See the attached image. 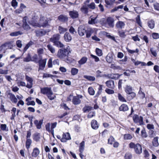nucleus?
Segmentation results:
<instances>
[{"mask_svg": "<svg viewBox=\"0 0 159 159\" xmlns=\"http://www.w3.org/2000/svg\"><path fill=\"white\" fill-rule=\"evenodd\" d=\"M29 17L32 19L31 20L29 21V23L34 27H44L48 25V21L47 18L42 15L40 16L38 23L37 22V20L39 17L38 13L32 11L29 14Z\"/></svg>", "mask_w": 159, "mask_h": 159, "instance_id": "nucleus-1", "label": "nucleus"}, {"mask_svg": "<svg viewBox=\"0 0 159 159\" xmlns=\"http://www.w3.org/2000/svg\"><path fill=\"white\" fill-rule=\"evenodd\" d=\"M70 52V47L67 46L66 48L59 49L57 53V56L60 59H64L67 57Z\"/></svg>", "mask_w": 159, "mask_h": 159, "instance_id": "nucleus-2", "label": "nucleus"}, {"mask_svg": "<svg viewBox=\"0 0 159 159\" xmlns=\"http://www.w3.org/2000/svg\"><path fill=\"white\" fill-rule=\"evenodd\" d=\"M60 37V36L59 34H54L50 39V41L57 47L62 48L63 47L64 45L61 42L59 41Z\"/></svg>", "mask_w": 159, "mask_h": 159, "instance_id": "nucleus-3", "label": "nucleus"}, {"mask_svg": "<svg viewBox=\"0 0 159 159\" xmlns=\"http://www.w3.org/2000/svg\"><path fill=\"white\" fill-rule=\"evenodd\" d=\"M129 147L131 148H134L135 153L139 154L142 153V149L141 145L139 144H135L133 142H131L129 144Z\"/></svg>", "mask_w": 159, "mask_h": 159, "instance_id": "nucleus-4", "label": "nucleus"}, {"mask_svg": "<svg viewBox=\"0 0 159 159\" xmlns=\"http://www.w3.org/2000/svg\"><path fill=\"white\" fill-rule=\"evenodd\" d=\"M10 42H6L0 46V53H5V51L8 49L10 48Z\"/></svg>", "mask_w": 159, "mask_h": 159, "instance_id": "nucleus-5", "label": "nucleus"}, {"mask_svg": "<svg viewBox=\"0 0 159 159\" xmlns=\"http://www.w3.org/2000/svg\"><path fill=\"white\" fill-rule=\"evenodd\" d=\"M114 19L111 17L107 18L105 22V25L107 26L113 27L114 26Z\"/></svg>", "mask_w": 159, "mask_h": 159, "instance_id": "nucleus-6", "label": "nucleus"}, {"mask_svg": "<svg viewBox=\"0 0 159 159\" xmlns=\"http://www.w3.org/2000/svg\"><path fill=\"white\" fill-rule=\"evenodd\" d=\"M51 88L50 87H46L41 88V93L47 96L52 91Z\"/></svg>", "mask_w": 159, "mask_h": 159, "instance_id": "nucleus-7", "label": "nucleus"}, {"mask_svg": "<svg viewBox=\"0 0 159 159\" xmlns=\"http://www.w3.org/2000/svg\"><path fill=\"white\" fill-rule=\"evenodd\" d=\"M69 13L70 16L73 19L77 18L79 16L78 12L75 10L70 11L69 12Z\"/></svg>", "mask_w": 159, "mask_h": 159, "instance_id": "nucleus-8", "label": "nucleus"}, {"mask_svg": "<svg viewBox=\"0 0 159 159\" xmlns=\"http://www.w3.org/2000/svg\"><path fill=\"white\" fill-rule=\"evenodd\" d=\"M70 139L71 137L70 134L67 132L63 134L62 138L61 140L62 142H66L67 140Z\"/></svg>", "mask_w": 159, "mask_h": 159, "instance_id": "nucleus-9", "label": "nucleus"}, {"mask_svg": "<svg viewBox=\"0 0 159 159\" xmlns=\"http://www.w3.org/2000/svg\"><path fill=\"white\" fill-rule=\"evenodd\" d=\"M25 79L28 82V83L26 86V87L29 89L31 88L33 85L32 79L27 75H26Z\"/></svg>", "mask_w": 159, "mask_h": 159, "instance_id": "nucleus-10", "label": "nucleus"}, {"mask_svg": "<svg viewBox=\"0 0 159 159\" xmlns=\"http://www.w3.org/2000/svg\"><path fill=\"white\" fill-rule=\"evenodd\" d=\"M82 97V95H79L76 96H74L72 99V102L73 104L75 105H78L81 103V100L80 98H81Z\"/></svg>", "mask_w": 159, "mask_h": 159, "instance_id": "nucleus-11", "label": "nucleus"}, {"mask_svg": "<svg viewBox=\"0 0 159 159\" xmlns=\"http://www.w3.org/2000/svg\"><path fill=\"white\" fill-rule=\"evenodd\" d=\"M114 57V55L113 53H108L106 58L107 61L109 63H111L113 61Z\"/></svg>", "mask_w": 159, "mask_h": 159, "instance_id": "nucleus-12", "label": "nucleus"}, {"mask_svg": "<svg viewBox=\"0 0 159 159\" xmlns=\"http://www.w3.org/2000/svg\"><path fill=\"white\" fill-rule=\"evenodd\" d=\"M125 24L124 22L122 21H118L116 24L115 26L116 28L118 30L124 29Z\"/></svg>", "mask_w": 159, "mask_h": 159, "instance_id": "nucleus-13", "label": "nucleus"}, {"mask_svg": "<svg viewBox=\"0 0 159 159\" xmlns=\"http://www.w3.org/2000/svg\"><path fill=\"white\" fill-rule=\"evenodd\" d=\"M46 61V59L41 60L39 61V69L41 70L43 69L45 66Z\"/></svg>", "mask_w": 159, "mask_h": 159, "instance_id": "nucleus-14", "label": "nucleus"}, {"mask_svg": "<svg viewBox=\"0 0 159 159\" xmlns=\"http://www.w3.org/2000/svg\"><path fill=\"white\" fill-rule=\"evenodd\" d=\"M78 32L80 36H82L84 35L86 33V30L84 27L83 26H80L78 29Z\"/></svg>", "mask_w": 159, "mask_h": 159, "instance_id": "nucleus-15", "label": "nucleus"}, {"mask_svg": "<svg viewBox=\"0 0 159 159\" xmlns=\"http://www.w3.org/2000/svg\"><path fill=\"white\" fill-rule=\"evenodd\" d=\"M97 16L96 17H93L91 16L90 17L88 23L89 24H94L97 23L98 21L97 20Z\"/></svg>", "mask_w": 159, "mask_h": 159, "instance_id": "nucleus-16", "label": "nucleus"}, {"mask_svg": "<svg viewBox=\"0 0 159 159\" xmlns=\"http://www.w3.org/2000/svg\"><path fill=\"white\" fill-rule=\"evenodd\" d=\"M106 86L109 88L111 89H114L115 88L114 82L112 80L107 81L106 82Z\"/></svg>", "mask_w": 159, "mask_h": 159, "instance_id": "nucleus-17", "label": "nucleus"}, {"mask_svg": "<svg viewBox=\"0 0 159 159\" xmlns=\"http://www.w3.org/2000/svg\"><path fill=\"white\" fill-rule=\"evenodd\" d=\"M27 17L26 16L24 18L23 20V27L25 30H28L30 29V28L26 22V20H27Z\"/></svg>", "mask_w": 159, "mask_h": 159, "instance_id": "nucleus-18", "label": "nucleus"}, {"mask_svg": "<svg viewBox=\"0 0 159 159\" xmlns=\"http://www.w3.org/2000/svg\"><path fill=\"white\" fill-rule=\"evenodd\" d=\"M58 19L60 21L65 22L67 21L68 20V18L65 15H61L58 17Z\"/></svg>", "mask_w": 159, "mask_h": 159, "instance_id": "nucleus-19", "label": "nucleus"}, {"mask_svg": "<svg viewBox=\"0 0 159 159\" xmlns=\"http://www.w3.org/2000/svg\"><path fill=\"white\" fill-rule=\"evenodd\" d=\"M64 40L66 42H69L72 39V37L69 33L66 32L64 36Z\"/></svg>", "mask_w": 159, "mask_h": 159, "instance_id": "nucleus-20", "label": "nucleus"}, {"mask_svg": "<svg viewBox=\"0 0 159 159\" xmlns=\"http://www.w3.org/2000/svg\"><path fill=\"white\" fill-rule=\"evenodd\" d=\"M40 151L39 149L37 148H34L33 151L32 153V157H36L39 155Z\"/></svg>", "mask_w": 159, "mask_h": 159, "instance_id": "nucleus-21", "label": "nucleus"}, {"mask_svg": "<svg viewBox=\"0 0 159 159\" xmlns=\"http://www.w3.org/2000/svg\"><path fill=\"white\" fill-rule=\"evenodd\" d=\"M80 11L84 14H87L89 12V8L87 5H83L80 9Z\"/></svg>", "mask_w": 159, "mask_h": 159, "instance_id": "nucleus-22", "label": "nucleus"}, {"mask_svg": "<svg viewBox=\"0 0 159 159\" xmlns=\"http://www.w3.org/2000/svg\"><path fill=\"white\" fill-rule=\"evenodd\" d=\"M129 110V107L128 106L125 104H122L119 108V110L120 111H125Z\"/></svg>", "mask_w": 159, "mask_h": 159, "instance_id": "nucleus-23", "label": "nucleus"}, {"mask_svg": "<svg viewBox=\"0 0 159 159\" xmlns=\"http://www.w3.org/2000/svg\"><path fill=\"white\" fill-rule=\"evenodd\" d=\"M126 97L128 100L130 101L133 99L136 96V94L134 92L127 94Z\"/></svg>", "mask_w": 159, "mask_h": 159, "instance_id": "nucleus-24", "label": "nucleus"}, {"mask_svg": "<svg viewBox=\"0 0 159 159\" xmlns=\"http://www.w3.org/2000/svg\"><path fill=\"white\" fill-rule=\"evenodd\" d=\"M91 125L92 127L94 129H97L99 127V125L97 122L96 120H94L92 121Z\"/></svg>", "mask_w": 159, "mask_h": 159, "instance_id": "nucleus-25", "label": "nucleus"}, {"mask_svg": "<svg viewBox=\"0 0 159 159\" xmlns=\"http://www.w3.org/2000/svg\"><path fill=\"white\" fill-rule=\"evenodd\" d=\"M35 33L37 36H41L45 35L46 32L43 30H40L36 31Z\"/></svg>", "mask_w": 159, "mask_h": 159, "instance_id": "nucleus-26", "label": "nucleus"}, {"mask_svg": "<svg viewBox=\"0 0 159 159\" xmlns=\"http://www.w3.org/2000/svg\"><path fill=\"white\" fill-rule=\"evenodd\" d=\"M119 36L121 38H124L126 36V35L125 34V32L122 30H117Z\"/></svg>", "mask_w": 159, "mask_h": 159, "instance_id": "nucleus-27", "label": "nucleus"}, {"mask_svg": "<svg viewBox=\"0 0 159 159\" xmlns=\"http://www.w3.org/2000/svg\"><path fill=\"white\" fill-rule=\"evenodd\" d=\"M88 58L87 57H83L78 61V63L80 65H83L86 62Z\"/></svg>", "mask_w": 159, "mask_h": 159, "instance_id": "nucleus-28", "label": "nucleus"}, {"mask_svg": "<svg viewBox=\"0 0 159 159\" xmlns=\"http://www.w3.org/2000/svg\"><path fill=\"white\" fill-rule=\"evenodd\" d=\"M43 120H40L39 121L38 120H35L34 121V123L38 129H40L41 128V125L42 124Z\"/></svg>", "mask_w": 159, "mask_h": 159, "instance_id": "nucleus-29", "label": "nucleus"}, {"mask_svg": "<svg viewBox=\"0 0 159 159\" xmlns=\"http://www.w3.org/2000/svg\"><path fill=\"white\" fill-rule=\"evenodd\" d=\"M85 143L84 141H82L80 144L79 150L80 153H82L84 150Z\"/></svg>", "mask_w": 159, "mask_h": 159, "instance_id": "nucleus-30", "label": "nucleus"}, {"mask_svg": "<svg viewBox=\"0 0 159 159\" xmlns=\"http://www.w3.org/2000/svg\"><path fill=\"white\" fill-rule=\"evenodd\" d=\"M57 124V122L52 123L51 124V133L53 136L54 134V129L56 127Z\"/></svg>", "mask_w": 159, "mask_h": 159, "instance_id": "nucleus-31", "label": "nucleus"}, {"mask_svg": "<svg viewBox=\"0 0 159 159\" xmlns=\"http://www.w3.org/2000/svg\"><path fill=\"white\" fill-rule=\"evenodd\" d=\"M58 30L60 34H63L67 31V29L61 26H59L58 28Z\"/></svg>", "mask_w": 159, "mask_h": 159, "instance_id": "nucleus-32", "label": "nucleus"}, {"mask_svg": "<svg viewBox=\"0 0 159 159\" xmlns=\"http://www.w3.org/2000/svg\"><path fill=\"white\" fill-rule=\"evenodd\" d=\"M148 27L150 29H152L154 28L155 23L154 21L153 20H151L148 21Z\"/></svg>", "mask_w": 159, "mask_h": 159, "instance_id": "nucleus-33", "label": "nucleus"}, {"mask_svg": "<svg viewBox=\"0 0 159 159\" xmlns=\"http://www.w3.org/2000/svg\"><path fill=\"white\" fill-rule=\"evenodd\" d=\"M48 98L50 100H52L55 99L56 98V96L53 93L52 91L47 96Z\"/></svg>", "mask_w": 159, "mask_h": 159, "instance_id": "nucleus-34", "label": "nucleus"}, {"mask_svg": "<svg viewBox=\"0 0 159 159\" xmlns=\"http://www.w3.org/2000/svg\"><path fill=\"white\" fill-rule=\"evenodd\" d=\"M125 91L127 94L133 92L132 87L127 85L125 88Z\"/></svg>", "mask_w": 159, "mask_h": 159, "instance_id": "nucleus-35", "label": "nucleus"}, {"mask_svg": "<svg viewBox=\"0 0 159 159\" xmlns=\"http://www.w3.org/2000/svg\"><path fill=\"white\" fill-rule=\"evenodd\" d=\"M118 100L122 102H126L127 101L125 98L120 93L118 94Z\"/></svg>", "mask_w": 159, "mask_h": 159, "instance_id": "nucleus-36", "label": "nucleus"}, {"mask_svg": "<svg viewBox=\"0 0 159 159\" xmlns=\"http://www.w3.org/2000/svg\"><path fill=\"white\" fill-rule=\"evenodd\" d=\"M93 109V107L91 106H85L83 108V110L84 112H88Z\"/></svg>", "mask_w": 159, "mask_h": 159, "instance_id": "nucleus-37", "label": "nucleus"}, {"mask_svg": "<svg viewBox=\"0 0 159 159\" xmlns=\"http://www.w3.org/2000/svg\"><path fill=\"white\" fill-rule=\"evenodd\" d=\"M89 9L94 10L96 8V5L94 2H92L89 4L87 5Z\"/></svg>", "mask_w": 159, "mask_h": 159, "instance_id": "nucleus-38", "label": "nucleus"}, {"mask_svg": "<svg viewBox=\"0 0 159 159\" xmlns=\"http://www.w3.org/2000/svg\"><path fill=\"white\" fill-rule=\"evenodd\" d=\"M158 139L157 137H155L153 139L152 141V143L153 146L156 147L158 145Z\"/></svg>", "mask_w": 159, "mask_h": 159, "instance_id": "nucleus-39", "label": "nucleus"}, {"mask_svg": "<svg viewBox=\"0 0 159 159\" xmlns=\"http://www.w3.org/2000/svg\"><path fill=\"white\" fill-rule=\"evenodd\" d=\"M124 6L123 5H119L116 7H115L114 8L111 10V12H114L115 11L118 10L120 9H122L123 8Z\"/></svg>", "mask_w": 159, "mask_h": 159, "instance_id": "nucleus-40", "label": "nucleus"}, {"mask_svg": "<svg viewBox=\"0 0 159 159\" xmlns=\"http://www.w3.org/2000/svg\"><path fill=\"white\" fill-rule=\"evenodd\" d=\"M79 70L78 69L73 68L71 70V73L72 75H75L77 74Z\"/></svg>", "mask_w": 159, "mask_h": 159, "instance_id": "nucleus-41", "label": "nucleus"}, {"mask_svg": "<svg viewBox=\"0 0 159 159\" xmlns=\"http://www.w3.org/2000/svg\"><path fill=\"white\" fill-rule=\"evenodd\" d=\"M56 77V76L47 73H44L43 76V78H51L52 79Z\"/></svg>", "mask_w": 159, "mask_h": 159, "instance_id": "nucleus-42", "label": "nucleus"}, {"mask_svg": "<svg viewBox=\"0 0 159 159\" xmlns=\"http://www.w3.org/2000/svg\"><path fill=\"white\" fill-rule=\"evenodd\" d=\"M32 143V140L30 139H27L26 142V147L28 149Z\"/></svg>", "mask_w": 159, "mask_h": 159, "instance_id": "nucleus-43", "label": "nucleus"}, {"mask_svg": "<svg viewBox=\"0 0 159 159\" xmlns=\"http://www.w3.org/2000/svg\"><path fill=\"white\" fill-rule=\"evenodd\" d=\"M132 138V136L130 134H126L124 135V139L125 140H130Z\"/></svg>", "mask_w": 159, "mask_h": 159, "instance_id": "nucleus-44", "label": "nucleus"}, {"mask_svg": "<svg viewBox=\"0 0 159 159\" xmlns=\"http://www.w3.org/2000/svg\"><path fill=\"white\" fill-rule=\"evenodd\" d=\"M110 75V76L109 77L112 79H117L120 77L119 75L117 74H114Z\"/></svg>", "mask_w": 159, "mask_h": 159, "instance_id": "nucleus-45", "label": "nucleus"}, {"mask_svg": "<svg viewBox=\"0 0 159 159\" xmlns=\"http://www.w3.org/2000/svg\"><path fill=\"white\" fill-rule=\"evenodd\" d=\"M11 100L12 102L16 103L17 102V99L15 96L14 95L11 93Z\"/></svg>", "mask_w": 159, "mask_h": 159, "instance_id": "nucleus-46", "label": "nucleus"}, {"mask_svg": "<svg viewBox=\"0 0 159 159\" xmlns=\"http://www.w3.org/2000/svg\"><path fill=\"white\" fill-rule=\"evenodd\" d=\"M84 78L89 81H93L95 80V78L94 77L90 76L84 75Z\"/></svg>", "mask_w": 159, "mask_h": 159, "instance_id": "nucleus-47", "label": "nucleus"}, {"mask_svg": "<svg viewBox=\"0 0 159 159\" xmlns=\"http://www.w3.org/2000/svg\"><path fill=\"white\" fill-rule=\"evenodd\" d=\"M150 52L155 57H157V50L154 48H151L150 50Z\"/></svg>", "mask_w": 159, "mask_h": 159, "instance_id": "nucleus-48", "label": "nucleus"}, {"mask_svg": "<svg viewBox=\"0 0 159 159\" xmlns=\"http://www.w3.org/2000/svg\"><path fill=\"white\" fill-rule=\"evenodd\" d=\"M133 119L134 122L137 123H138V122H139V117L137 115H135L133 116Z\"/></svg>", "mask_w": 159, "mask_h": 159, "instance_id": "nucleus-49", "label": "nucleus"}, {"mask_svg": "<svg viewBox=\"0 0 159 159\" xmlns=\"http://www.w3.org/2000/svg\"><path fill=\"white\" fill-rule=\"evenodd\" d=\"M93 32V31L92 29H89L86 32V37L87 38L90 37Z\"/></svg>", "mask_w": 159, "mask_h": 159, "instance_id": "nucleus-50", "label": "nucleus"}, {"mask_svg": "<svg viewBox=\"0 0 159 159\" xmlns=\"http://www.w3.org/2000/svg\"><path fill=\"white\" fill-rule=\"evenodd\" d=\"M88 91L89 93L92 95H93L94 94L95 92L94 91L93 89V88L91 87H89L88 89Z\"/></svg>", "mask_w": 159, "mask_h": 159, "instance_id": "nucleus-51", "label": "nucleus"}, {"mask_svg": "<svg viewBox=\"0 0 159 159\" xmlns=\"http://www.w3.org/2000/svg\"><path fill=\"white\" fill-rule=\"evenodd\" d=\"M47 48L48 50L52 53H54L55 52V49L51 45L49 44L47 45Z\"/></svg>", "mask_w": 159, "mask_h": 159, "instance_id": "nucleus-52", "label": "nucleus"}, {"mask_svg": "<svg viewBox=\"0 0 159 159\" xmlns=\"http://www.w3.org/2000/svg\"><path fill=\"white\" fill-rule=\"evenodd\" d=\"M39 136V134L36 133L34 134L33 138L36 141H39L40 138Z\"/></svg>", "mask_w": 159, "mask_h": 159, "instance_id": "nucleus-53", "label": "nucleus"}, {"mask_svg": "<svg viewBox=\"0 0 159 159\" xmlns=\"http://www.w3.org/2000/svg\"><path fill=\"white\" fill-rule=\"evenodd\" d=\"M46 130L49 132L51 133V124L49 123L45 125Z\"/></svg>", "mask_w": 159, "mask_h": 159, "instance_id": "nucleus-54", "label": "nucleus"}, {"mask_svg": "<svg viewBox=\"0 0 159 159\" xmlns=\"http://www.w3.org/2000/svg\"><path fill=\"white\" fill-rule=\"evenodd\" d=\"M96 52L97 54L99 56H101L102 55V51L98 48H96Z\"/></svg>", "mask_w": 159, "mask_h": 159, "instance_id": "nucleus-55", "label": "nucleus"}, {"mask_svg": "<svg viewBox=\"0 0 159 159\" xmlns=\"http://www.w3.org/2000/svg\"><path fill=\"white\" fill-rule=\"evenodd\" d=\"M22 33L20 32V31H17L11 33V36H16L20 34H21Z\"/></svg>", "mask_w": 159, "mask_h": 159, "instance_id": "nucleus-56", "label": "nucleus"}, {"mask_svg": "<svg viewBox=\"0 0 159 159\" xmlns=\"http://www.w3.org/2000/svg\"><path fill=\"white\" fill-rule=\"evenodd\" d=\"M33 42L32 41H30L25 46L24 48V50L25 51L29 48L32 44H33Z\"/></svg>", "mask_w": 159, "mask_h": 159, "instance_id": "nucleus-57", "label": "nucleus"}, {"mask_svg": "<svg viewBox=\"0 0 159 159\" xmlns=\"http://www.w3.org/2000/svg\"><path fill=\"white\" fill-rule=\"evenodd\" d=\"M16 108L13 107L11 110L12 113V119H13L16 116Z\"/></svg>", "mask_w": 159, "mask_h": 159, "instance_id": "nucleus-58", "label": "nucleus"}, {"mask_svg": "<svg viewBox=\"0 0 159 159\" xmlns=\"http://www.w3.org/2000/svg\"><path fill=\"white\" fill-rule=\"evenodd\" d=\"M114 139L112 136H110L108 139V143L111 145L114 142Z\"/></svg>", "mask_w": 159, "mask_h": 159, "instance_id": "nucleus-59", "label": "nucleus"}, {"mask_svg": "<svg viewBox=\"0 0 159 159\" xmlns=\"http://www.w3.org/2000/svg\"><path fill=\"white\" fill-rule=\"evenodd\" d=\"M152 37L153 39H158L159 38V34L157 33H153L152 34Z\"/></svg>", "mask_w": 159, "mask_h": 159, "instance_id": "nucleus-60", "label": "nucleus"}, {"mask_svg": "<svg viewBox=\"0 0 159 159\" xmlns=\"http://www.w3.org/2000/svg\"><path fill=\"white\" fill-rule=\"evenodd\" d=\"M132 157V155L129 153H127L125 154V159H131Z\"/></svg>", "mask_w": 159, "mask_h": 159, "instance_id": "nucleus-61", "label": "nucleus"}, {"mask_svg": "<svg viewBox=\"0 0 159 159\" xmlns=\"http://www.w3.org/2000/svg\"><path fill=\"white\" fill-rule=\"evenodd\" d=\"M69 31L72 34H75L76 33V31L72 26L70 27L69 30Z\"/></svg>", "mask_w": 159, "mask_h": 159, "instance_id": "nucleus-62", "label": "nucleus"}, {"mask_svg": "<svg viewBox=\"0 0 159 159\" xmlns=\"http://www.w3.org/2000/svg\"><path fill=\"white\" fill-rule=\"evenodd\" d=\"M105 92L109 94H113L114 93V91L112 89H106L105 90Z\"/></svg>", "mask_w": 159, "mask_h": 159, "instance_id": "nucleus-63", "label": "nucleus"}, {"mask_svg": "<svg viewBox=\"0 0 159 159\" xmlns=\"http://www.w3.org/2000/svg\"><path fill=\"white\" fill-rule=\"evenodd\" d=\"M136 19L137 23L139 25L142 27V23L141 22L139 16H138L136 18Z\"/></svg>", "mask_w": 159, "mask_h": 159, "instance_id": "nucleus-64", "label": "nucleus"}]
</instances>
